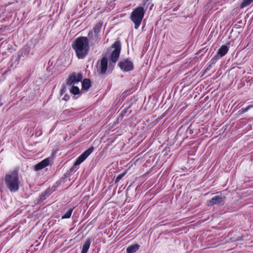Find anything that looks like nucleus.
<instances>
[{
	"label": "nucleus",
	"instance_id": "f257e3e1",
	"mask_svg": "<svg viewBox=\"0 0 253 253\" xmlns=\"http://www.w3.org/2000/svg\"><path fill=\"white\" fill-rule=\"evenodd\" d=\"M72 47L79 59H84L88 55L90 50L88 39L86 37H79L73 42Z\"/></svg>",
	"mask_w": 253,
	"mask_h": 253
},
{
	"label": "nucleus",
	"instance_id": "f03ea898",
	"mask_svg": "<svg viewBox=\"0 0 253 253\" xmlns=\"http://www.w3.org/2000/svg\"><path fill=\"white\" fill-rule=\"evenodd\" d=\"M4 182L6 187L11 192L14 193L18 191L20 182L17 172H10L6 174L4 177Z\"/></svg>",
	"mask_w": 253,
	"mask_h": 253
},
{
	"label": "nucleus",
	"instance_id": "7ed1b4c3",
	"mask_svg": "<svg viewBox=\"0 0 253 253\" xmlns=\"http://www.w3.org/2000/svg\"><path fill=\"white\" fill-rule=\"evenodd\" d=\"M147 8L143 6H139L134 8L130 15V19L134 24V28L137 29L142 21L146 11Z\"/></svg>",
	"mask_w": 253,
	"mask_h": 253
},
{
	"label": "nucleus",
	"instance_id": "20e7f679",
	"mask_svg": "<svg viewBox=\"0 0 253 253\" xmlns=\"http://www.w3.org/2000/svg\"><path fill=\"white\" fill-rule=\"evenodd\" d=\"M83 78V74L81 73L78 74L74 73L69 76V78L68 79L67 83L68 85H72V86L70 89V91L72 94L74 95H78L80 93L81 91L79 88L75 85L80 82L82 81Z\"/></svg>",
	"mask_w": 253,
	"mask_h": 253
},
{
	"label": "nucleus",
	"instance_id": "39448f33",
	"mask_svg": "<svg viewBox=\"0 0 253 253\" xmlns=\"http://www.w3.org/2000/svg\"><path fill=\"white\" fill-rule=\"evenodd\" d=\"M94 147H90L81 154L75 162L73 166L70 169V171H76L77 167L83 162L93 151Z\"/></svg>",
	"mask_w": 253,
	"mask_h": 253
},
{
	"label": "nucleus",
	"instance_id": "423d86ee",
	"mask_svg": "<svg viewBox=\"0 0 253 253\" xmlns=\"http://www.w3.org/2000/svg\"><path fill=\"white\" fill-rule=\"evenodd\" d=\"M112 47L114 49L112 51L111 55V61L112 63H116L119 57L121 49L120 42L119 41H116L112 44Z\"/></svg>",
	"mask_w": 253,
	"mask_h": 253
},
{
	"label": "nucleus",
	"instance_id": "0eeeda50",
	"mask_svg": "<svg viewBox=\"0 0 253 253\" xmlns=\"http://www.w3.org/2000/svg\"><path fill=\"white\" fill-rule=\"evenodd\" d=\"M118 65L121 70L124 72H129L134 69L132 61L128 58L122 59L120 61Z\"/></svg>",
	"mask_w": 253,
	"mask_h": 253
},
{
	"label": "nucleus",
	"instance_id": "6e6552de",
	"mask_svg": "<svg viewBox=\"0 0 253 253\" xmlns=\"http://www.w3.org/2000/svg\"><path fill=\"white\" fill-rule=\"evenodd\" d=\"M102 26V23L99 22L97 24L95 25V26L93 27V32L94 33V36L93 37V36L91 35L92 34V32H89L88 34V37L90 39L91 38H93V39L94 40V42L95 43H98L99 41L100 40V37L99 36V32H100L101 27Z\"/></svg>",
	"mask_w": 253,
	"mask_h": 253
},
{
	"label": "nucleus",
	"instance_id": "1a4fd4ad",
	"mask_svg": "<svg viewBox=\"0 0 253 253\" xmlns=\"http://www.w3.org/2000/svg\"><path fill=\"white\" fill-rule=\"evenodd\" d=\"M108 67V58L106 56L102 58L100 62H98L97 71L101 75L106 73Z\"/></svg>",
	"mask_w": 253,
	"mask_h": 253
},
{
	"label": "nucleus",
	"instance_id": "9d476101",
	"mask_svg": "<svg viewBox=\"0 0 253 253\" xmlns=\"http://www.w3.org/2000/svg\"><path fill=\"white\" fill-rule=\"evenodd\" d=\"M224 199L225 197L221 195H216L208 201V206L219 205L224 201Z\"/></svg>",
	"mask_w": 253,
	"mask_h": 253
},
{
	"label": "nucleus",
	"instance_id": "9b49d317",
	"mask_svg": "<svg viewBox=\"0 0 253 253\" xmlns=\"http://www.w3.org/2000/svg\"><path fill=\"white\" fill-rule=\"evenodd\" d=\"M55 190V187H49L45 191L41 193L39 201L42 202L45 200Z\"/></svg>",
	"mask_w": 253,
	"mask_h": 253
},
{
	"label": "nucleus",
	"instance_id": "f8f14e48",
	"mask_svg": "<svg viewBox=\"0 0 253 253\" xmlns=\"http://www.w3.org/2000/svg\"><path fill=\"white\" fill-rule=\"evenodd\" d=\"M229 50V46L222 45L218 50L216 54L214 56L216 59H219L224 56Z\"/></svg>",
	"mask_w": 253,
	"mask_h": 253
},
{
	"label": "nucleus",
	"instance_id": "ddd939ff",
	"mask_svg": "<svg viewBox=\"0 0 253 253\" xmlns=\"http://www.w3.org/2000/svg\"><path fill=\"white\" fill-rule=\"evenodd\" d=\"M50 162V158H47L43 160L41 162L37 164L35 167V169L36 170H40L46 166H48Z\"/></svg>",
	"mask_w": 253,
	"mask_h": 253
},
{
	"label": "nucleus",
	"instance_id": "4468645a",
	"mask_svg": "<svg viewBox=\"0 0 253 253\" xmlns=\"http://www.w3.org/2000/svg\"><path fill=\"white\" fill-rule=\"evenodd\" d=\"M92 242V239L91 238H87L85 243L84 244L81 253H87L88 249H89L90 244Z\"/></svg>",
	"mask_w": 253,
	"mask_h": 253
},
{
	"label": "nucleus",
	"instance_id": "2eb2a0df",
	"mask_svg": "<svg viewBox=\"0 0 253 253\" xmlns=\"http://www.w3.org/2000/svg\"><path fill=\"white\" fill-rule=\"evenodd\" d=\"M82 90H88L91 86V82L89 79H85L82 82Z\"/></svg>",
	"mask_w": 253,
	"mask_h": 253
},
{
	"label": "nucleus",
	"instance_id": "dca6fc26",
	"mask_svg": "<svg viewBox=\"0 0 253 253\" xmlns=\"http://www.w3.org/2000/svg\"><path fill=\"white\" fill-rule=\"evenodd\" d=\"M139 246L137 244L132 245L126 248L127 253H134L138 250Z\"/></svg>",
	"mask_w": 253,
	"mask_h": 253
},
{
	"label": "nucleus",
	"instance_id": "f3484780",
	"mask_svg": "<svg viewBox=\"0 0 253 253\" xmlns=\"http://www.w3.org/2000/svg\"><path fill=\"white\" fill-rule=\"evenodd\" d=\"M253 2V0H244L240 5V8H243L245 7H247Z\"/></svg>",
	"mask_w": 253,
	"mask_h": 253
},
{
	"label": "nucleus",
	"instance_id": "a211bd4d",
	"mask_svg": "<svg viewBox=\"0 0 253 253\" xmlns=\"http://www.w3.org/2000/svg\"><path fill=\"white\" fill-rule=\"evenodd\" d=\"M73 210V209H71L66 211V213L62 216V219L69 218L72 215Z\"/></svg>",
	"mask_w": 253,
	"mask_h": 253
},
{
	"label": "nucleus",
	"instance_id": "6ab92c4d",
	"mask_svg": "<svg viewBox=\"0 0 253 253\" xmlns=\"http://www.w3.org/2000/svg\"><path fill=\"white\" fill-rule=\"evenodd\" d=\"M250 109H251V106H250L249 105L246 108H242L239 112L241 114H244L247 112H248Z\"/></svg>",
	"mask_w": 253,
	"mask_h": 253
},
{
	"label": "nucleus",
	"instance_id": "aec40b11",
	"mask_svg": "<svg viewBox=\"0 0 253 253\" xmlns=\"http://www.w3.org/2000/svg\"><path fill=\"white\" fill-rule=\"evenodd\" d=\"M125 173H126L125 172L124 173H122V174L118 175L116 178L115 182H117L119 181L123 178V177L125 175Z\"/></svg>",
	"mask_w": 253,
	"mask_h": 253
},
{
	"label": "nucleus",
	"instance_id": "412c9836",
	"mask_svg": "<svg viewBox=\"0 0 253 253\" xmlns=\"http://www.w3.org/2000/svg\"><path fill=\"white\" fill-rule=\"evenodd\" d=\"M22 56H24L23 52L18 54V57H17V59H16V60L18 61Z\"/></svg>",
	"mask_w": 253,
	"mask_h": 253
},
{
	"label": "nucleus",
	"instance_id": "4be33fe9",
	"mask_svg": "<svg viewBox=\"0 0 253 253\" xmlns=\"http://www.w3.org/2000/svg\"><path fill=\"white\" fill-rule=\"evenodd\" d=\"M65 91H66V87L65 86L62 87V88L60 91L61 95H62L63 93H64L65 92Z\"/></svg>",
	"mask_w": 253,
	"mask_h": 253
},
{
	"label": "nucleus",
	"instance_id": "5701e85b",
	"mask_svg": "<svg viewBox=\"0 0 253 253\" xmlns=\"http://www.w3.org/2000/svg\"><path fill=\"white\" fill-rule=\"evenodd\" d=\"M69 98V96H66L65 95V97H64V99L65 100H67Z\"/></svg>",
	"mask_w": 253,
	"mask_h": 253
},
{
	"label": "nucleus",
	"instance_id": "b1692460",
	"mask_svg": "<svg viewBox=\"0 0 253 253\" xmlns=\"http://www.w3.org/2000/svg\"><path fill=\"white\" fill-rule=\"evenodd\" d=\"M250 106H251V108H253V104L252 105H249Z\"/></svg>",
	"mask_w": 253,
	"mask_h": 253
},
{
	"label": "nucleus",
	"instance_id": "393cba45",
	"mask_svg": "<svg viewBox=\"0 0 253 253\" xmlns=\"http://www.w3.org/2000/svg\"><path fill=\"white\" fill-rule=\"evenodd\" d=\"M2 16V15L0 14V18Z\"/></svg>",
	"mask_w": 253,
	"mask_h": 253
}]
</instances>
